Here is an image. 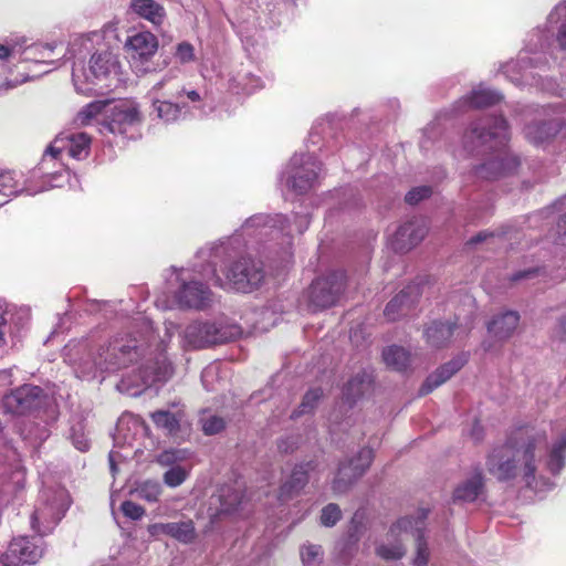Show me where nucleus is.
I'll return each instance as SVG.
<instances>
[{
    "instance_id": "nucleus-42",
    "label": "nucleus",
    "mask_w": 566,
    "mask_h": 566,
    "mask_svg": "<svg viewBox=\"0 0 566 566\" xmlns=\"http://www.w3.org/2000/svg\"><path fill=\"white\" fill-rule=\"evenodd\" d=\"M219 512L229 514L238 509L242 502V493L231 485H223L218 490Z\"/></svg>"
},
{
    "instance_id": "nucleus-22",
    "label": "nucleus",
    "mask_w": 566,
    "mask_h": 566,
    "mask_svg": "<svg viewBox=\"0 0 566 566\" xmlns=\"http://www.w3.org/2000/svg\"><path fill=\"white\" fill-rule=\"evenodd\" d=\"M41 539L28 536L13 538L6 553L0 557L3 566H21L24 564H35L42 556L43 549L40 545Z\"/></svg>"
},
{
    "instance_id": "nucleus-25",
    "label": "nucleus",
    "mask_w": 566,
    "mask_h": 566,
    "mask_svg": "<svg viewBox=\"0 0 566 566\" xmlns=\"http://www.w3.org/2000/svg\"><path fill=\"white\" fill-rule=\"evenodd\" d=\"M51 143L65 158L83 160L90 155L92 139L86 133H62Z\"/></svg>"
},
{
    "instance_id": "nucleus-20",
    "label": "nucleus",
    "mask_w": 566,
    "mask_h": 566,
    "mask_svg": "<svg viewBox=\"0 0 566 566\" xmlns=\"http://www.w3.org/2000/svg\"><path fill=\"white\" fill-rule=\"evenodd\" d=\"M373 460V450L370 448H363L355 458L350 459L348 462L340 463L332 484L333 491L337 494L347 491L348 488L367 471Z\"/></svg>"
},
{
    "instance_id": "nucleus-8",
    "label": "nucleus",
    "mask_w": 566,
    "mask_h": 566,
    "mask_svg": "<svg viewBox=\"0 0 566 566\" xmlns=\"http://www.w3.org/2000/svg\"><path fill=\"white\" fill-rule=\"evenodd\" d=\"M322 163L315 151L294 154L280 174V184L295 195H304L319 185Z\"/></svg>"
},
{
    "instance_id": "nucleus-40",
    "label": "nucleus",
    "mask_w": 566,
    "mask_h": 566,
    "mask_svg": "<svg viewBox=\"0 0 566 566\" xmlns=\"http://www.w3.org/2000/svg\"><path fill=\"white\" fill-rule=\"evenodd\" d=\"M482 489L483 478L482 474L478 472L454 490L453 497L455 501L473 502L479 497Z\"/></svg>"
},
{
    "instance_id": "nucleus-30",
    "label": "nucleus",
    "mask_w": 566,
    "mask_h": 566,
    "mask_svg": "<svg viewBox=\"0 0 566 566\" xmlns=\"http://www.w3.org/2000/svg\"><path fill=\"white\" fill-rule=\"evenodd\" d=\"M420 296L418 284H410L400 291L390 302L386 305L384 315L388 321H396L400 316L406 315L410 308L416 304Z\"/></svg>"
},
{
    "instance_id": "nucleus-27",
    "label": "nucleus",
    "mask_w": 566,
    "mask_h": 566,
    "mask_svg": "<svg viewBox=\"0 0 566 566\" xmlns=\"http://www.w3.org/2000/svg\"><path fill=\"white\" fill-rule=\"evenodd\" d=\"M469 355L461 353L453 357L448 363L438 367L431 373L419 389L420 396H426L433 391L436 388L449 380L455 373H458L468 361Z\"/></svg>"
},
{
    "instance_id": "nucleus-53",
    "label": "nucleus",
    "mask_w": 566,
    "mask_h": 566,
    "mask_svg": "<svg viewBox=\"0 0 566 566\" xmlns=\"http://www.w3.org/2000/svg\"><path fill=\"white\" fill-rule=\"evenodd\" d=\"M174 57L181 64L193 62L196 60L195 46L187 41L178 43L174 52Z\"/></svg>"
},
{
    "instance_id": "nucleus-36",
    "label": "nucleus",
    "mask_w": 566,
    "mask_h": 566,
    "mask_svg": "<svg viewBox=\"0 0 566 566\" xmlns=\"http://www.w3.org/2000/svg\"><path fill=\"white\" fill-rule=\"evenodd\" d=\"M373 381L371 373L367 369L359 370L344 386L343 396L345 400L353 405L370 387Z\"/></svg>"
},
{
    "instance_id": "nucleus-24",
    "label": "nucleus",
    "mask_w": 566,
    "mask_h": 566,
    "mask_svg": "<svg viewBox=\"0 0 566 566\" xmlns=\"http://www.w3.org/2000/svg\"><path fill=\"white\" fill-rule=\"evenodd\" d=\"M189 457L190 452L187 449H168L157 455L158 464L170 467L163 476L167 486L177 488L187 480L189 472L179 463L186 461Z\"/></svg>"
},
{
    "instance_id": "nucleus-54",
    "label": "nucleus",
    "mask_w": 566,
    "mask_h": 566,
    "mask_svg": "<svg viewBox=\"0 0 566 566\" xmlns=\"http://www.w3.org/2000/svg\"><path fill=\"white\" fill-rule=\"evenodd\" d=\"M342 518V511L335 503H329L323 507L321 513V523L325 527H333Z\"/></svg>"
},
{
    "instance_id": "nucleus-64",
    "label": "nucleus",
    "mask_w": 566,
    "mask_h": 566,
    "mask_svg": "<svg viewBox=\"0 0 566 566\" xmlns=\"http://www.w3.org/2000/svg\"><path fill=\"white\" fill-rule=\"evenodd\" d=\"M217 373V367L214 366H209L207 367L206 369H203L202 374H201V381L203 384V386L210 390L211 388L208 386V378L209 377H212L214 374Z\"/></svg>"
},
{
    "instance_id": "nucleus-18",
    "label": "nucleus",
    "mask_w": 566,
    "mask_h": 566,
    "mask_svg": "<svg viewBox=\"0 0 566 566\" xmlns=\"http://www.w3.org/2000/svg\"><path fill=\"white\" fill-rule=\"evenodd\" d=\"M31 318L29 307H18L0 298V349L7 346L8 338L20 339Z\"/></svg>"
},
{
    "instance_id": "nucleus-11",
    "label": "nucleus",
    "mask_w": 566,
    "mask_h": 566,
    "mask_svg": "<svg viewBox=\"0 0 566 566\" xmlns=\"http://www.w3.org/2000/svg\"><path fill=\"white\" fill-rule=\"evenodd\" d=\"M142 124L139 106L136 102L125 99L105 111L104 117L98 122V133L106 136H122L135 138Z\"/></svg>"
},
{
    "instance_id": "nucleus-1",
    "label": "nucleus",
    "mask_w": 566,
    "mask_h": 566,
    "mask_svg": "<svg viewBox=\"0 0 566 566\" xmlns=\"http://www.w3.org/2000/svg\"><path fill=\"white\" fill-rule=\"evenodd\" d=\"M178 325L165 322V335L159 337L153 322L139 315L127 328L111 337L91 334L72 340L63 349L64 361L82 380L102 382L109 375L132 368V375L116 385L119 392L139 396L146 388L168 381L174 374L172 363L166 355L167 343Z\"/></svg>"
},
{
    "instance_id": "nucleus-43",
    "label": "nucleus",
    "mask_w": 566,
    "mask_h": 566,
    "mask_svg": "<svg viewBox=\"0 0 566 566\" xmlns=\"http://www.w3.org/2000/svg\"><path fill=\"white\" fill-rule=\"evenodd\" d=\"M180 411L157 410L150 413L151 420L157 428L165 430L169 434L178 431L181 421Z\"/></svg>"
},
{
    "instance_id": "nucleus-39",
    "label": "nucleus",
    "mask_w": 566,
    "mask_h": 566,
    "mask_svg": "<svg viewBox=\"0 0 566 566\" xmlns=\"http://www.w3.org/2000/svg\"><path fill=\"white\" fill-rule=\"evenodd\" d=\"M547 23L556 32V41L560 49L566 50V0L558 3L547 17Z\"/></svg>"
},
{
    "instance_id": "nucleus-12",
    "label": "nucleus",
    "mask_w": 566,
    "mask_h": 566,
    "mask_svg": "<svg viewBox=\"0 0 566 566\" xmlns=\"http://www.w3.org/2000/svg\"><path fill=\"white\" fill-rule=\"evenodd\" d=\"M70 506L64 489L43 490L40 503L31 516V527L41 536L49 534L62 520Z\"/></svg>"
},
{
    "instance_id": "nucleus-63",
    "label": "nucleus",
    "mask_w": 566,
    "mask_h": 566,
    "mask_svg": "<svg viewBox=\"0 0 566 566\" xmlns=\"http://www.w3.org/2000/svg\"><path fill=\"white\" fill-rule=\"evenodd\" d=\"M12 384V369L0 370V389L7 388Z\"/></svg>"
},
{
    "instance_id": "nucleus-41",
    "label": "nucleus",
    "mask_w": 566,
    "mask_h": 566,
    "mask_svg": "<svg viewBox=\"0 0 566 566\" xmlns=\"http://www.w3.org/2000/svg\"><path fill=\"white\" fill-rule=\"evenodd\" d=\"M385 364L398 371L406 370L410 365V354L403 347L392 345L382 350Z\"/></svg>"
},
{
    "instance_id": "nucleus-46",
    "label": "nucleus",
    "mask_w": 566,
    "mask_h": 566,
    "mask_svg": "<svg viewBox=\"0 0 566 566\" xmlns=\"http://www.w3.org/2000/svg\"><path fill=\"white\" fill-rule=\"evenodd\" d=\"M322 395H323V391L319 388L310 389L304 395L303 400H302L301 405L298 406V408L291 413L290 418L297 419L298 417H301L303 415L311 413L314 410V408L316 407Z\"/></svg>"
},
{
    "instance_id": "nucleus-4",
    "label": "nucleus",
    "mask_w": 566,
    "mask_h": 566,
    "mask_svg": "<svg viewBox=\"0 0 566 566\" xmlns=\"http://www.w3.org/2000/svg\"><path fill=\"white\" fill-rule=\"evenodd\" d=\"M2 403L8 413L29 416L18 426V431L33 447L40 446L50 437L49 426L59 418L56 402L39 386L25 384L6 395Z\"/></svg>"
},
{
    "instance_id": "nucleus-29",
    "label": "nucleus",
    "mask_w": 566,
    "mask_h": 566,
    "mask_svg": "<svg viewBox=\"0 0 566 566\" xmlns=\"http://www.w3.org/2000/svg\"><path fill=\"white\" fill-rule=\"evenodd\" d=\"M316 468L314 461H307L296 464L290 476L280 488V500L286 501L297 495L308 482L310 472Z\"/></svg>"
},
{
    "instance_id": "nucleus-3",
    "label": "nucleus",
    "mask_w": 566,
    "mask_h": 566,
    "mask_svg": "<svg viewBox=\"0 0 566 566\" xmlns=\"http://www.w3.org/2000/svg\"><path fill=\"white\" fill-rule=\"evenodd\" d=\"M566 467V432L549 444L546 433L533 427H523L507 438L502 461L497 463V481H520L534 492H546L555 488L552 478Z\"/></svg>"
},
{
    "instance_id": "nucleus-15",
    "label": "nucleus",
    "mask_w": 566,
    "mask_h": 566,
    "mask_svg": "<svg viewBox=\"0 0 566 566\" xmlns=\"http://www.w3.org/2000/svg\"><path fill=\"white\" fill-rule=\"evenodd\" d=\"M346 286V274L340 270L329 271L315 279L307 292L308 306L318 311L334 306L340 300Z\"/></svg>"
},
{
    "instance_id": "nucleus-21",
    "label": "nucleus",
    "mask_w": 566,
    "mask_h": 566,
    "mask_svg": "<svg viewBox=\"0 0 566 566\" xmlns=\"http://www.w3.org/2000/svg\"><path fill=\"white\" fill-rule=\"evenodd\" d=\"M495 120L491 117L472 123L463 136V148L470 155H483L494 149Z\"/></svg>"
},
{
    "instance_id": "nucleus-59",
    "label": "nucleus",
    "mask_w": 566,
    "mask_h": 566,
    "mask_svg": "<svg viewBox=\"0 0 566 566\" xmlns=\"http://www.w3.org/2000/svg\"><path fill=\"white\" fill-rule=\"evenodd\" d=\"M539 272H541L539 268H528L525 270H520L512 274L511 281L517 282V281H522V280L535 279L538 276Z\"/></svg>"
},
{
    "instance_id": "nucleus-7",
    "label": "nucleus",
    "mask_w": 566,
    "mask_h": 566,
    "mask_svg": "<svg viewBox=\"0 0 566 566\" xmlns=\"http://www.w3.org/2000/svg\"><path fill=\"white\" fill-rule=\"evenodd\" d=\"M72 80L75 90L85 95H104L125 83L118 56L108 49L96 50L87 64L74 61Z\"/></svg>"
},
{
    "instance_id": "nucleus-49",
    "label": "nucleus",
    "mask_w": 566,
    "mask_h": 566,
    "mask_svg": "<svg viewBox=\"0 0 566 566\" xmlns=\"http://www.w3.org/2000/svg\"><path fill=\"white\" fill-rule=\"evenodd\" d=\"M201 429L207 436H213L222 431L226 427L223 418L211 415L202 413L200 417Z\"/></svg>"
},
{
    "instance_id": "nucleus-19",
    "label": "nucleus",
    "mask_w": 566,
    "mask_h": 566,
    "mask_svg": "<svg viewBox=\"0 0 566 566\" xmlns=\"http://www.w3.org/2000/svg\"><path fill=\"white\" fill-rule=\"evenodd\" d=\"M427 509H419L416 516H406L397 521L390 530L389 535L398 536L400 533H412L417 541V555L415 557V566H426L429 558L428 545L424 539V522L428 517Z\"/></svg>"
},
{
    "instance_id": "nucleus-32",
    "label": "nucleus",
    "mask_w": 566,
    "mask_h": 566,
    "mask_svg": "<svg viewBox=\"0 0 566 566\" xmlns=\"http://www.w3.org/2000/svg\"><path fill=\"white\" fill-rule=\"evenodd\" d=\"M148 532L153 536L160 534L168 535L181 543H191L196 537L195 525L192 521L155 523L148 527Z\"/></svg>"
},
{
    "instance_id": "nucleus-9",
    "label": "nucleus",
    "mask_w": 566,
    "mask_h": 566,
    "mask_svg": "<svg viewBox=\"0 0 566 566\" xmlns=\"http://www.w3.org/2000/svg\"><path fill=\"white\" fill-rule=\"evenodd\" d=\"M242 329L239 325L224 318L217 321H196L190 323L182 333V347L198 349L208 345L226 343L239 337Z\"/></svg>"
},
{
    "instance_id": "nucleus-14",
    "label": "nucleus",
    "mask_w": 566,
    "mask_h": 566,
    "mask_svg": "<svg viewBox=\"0 0 566 566\" xmlns=\"http://www.w3.org/2000/svg\"><path fill=\"white\" fill-rule=\"evenodd\" d=\"M203 76H216L221 85L234 94H252L263 86L262 80L242 63L219 60L212 65V74L203 66Z\"/></svg>"
},
{
    "instance_id": "nucleus-45",
    "label": "nucleus",
    "mask_w": 566,
    "mask_h": 566,
    "mask_svg": "<svg viewBox=\"0 0 566 566\" xmlns=\"http://www.w3.org/2000/svg\"><path fill=\"white\" fill-rule=\"evenodd\" d=\"M520 322V315L515 311L497 313V339L511 336Z\"/></svg>"
},
{
    "instance_id": "nucleus-17",
    "label": "nucleus",
    "mask_w": 566,
    "mask_h": 566,
    "mask_svg": "<svg viewBox=\"0 0 566 566\" xmlns=\"http://www.w3.org/2000/svg\"><path fill=\"white\" fill-rule=\"evenodd\" d=\"M158 45L157 36L149 31H140L127 36L124 48L130 66L137 73L150 72V61L157 53Z\"/></svg>"
},
{
    "instance_id": "nucleus-23",
    "label": "nucleus",
    "mask_w": 566,
    "mask_h": 566,
    "mask_svg": "<svg viewBox=\"0 0 566 566\" xmlns=\"http://www.w3.org/2000/svg\"><path fill=\"white\" fill-rule=\"evenodd\" d=\"M428 232L422 218H413L402 223L396 232L388 238L389 247L398 253H405L419 244Z\"/></svg>"
},
{
    "instance_id": "nucleus-31",
    "label": "nucleus",
    "mask_w": 566,
    "mask_h": 566,
    "mask_svg": "<svg viewBox=\"0 0 566 566\" xmlns=\"http://www.w3.org/2000/svg\"><path fill=\"white\" fill-rule=\"evenodd\" d=\"M564 125L563 117H553L552 119L534 120L525 125V137L536 146L543 145L555 137Z\"/></svg>"
},
{
    "instance_id": "nucleus-38",
    "label": "nucleus",
    "mask_w": 566,
    "mask_h": 566,
    "mask_svg": "<svg viewBox=\"0 0 566 566\" xmlns=\"http://www.w3.org/2000/svg\"><path fill=\"white\" fill-rule=\"evenodd\" d=\"M495 102V93L482 85L472 90V92L455 103V108H485Z\"/></svg>"
},
{
    "instance_id": "nucleus-61",
    "label": "nucleus",
    "mask_w": 566,
    "mask_h": 566,
    "mask_svg": "<svg viewBox=\"0 0 566 566\" xmlns=\"http://www.w3.org/2000/svg\"><path fill=\"white\" fill-rule=\"evenodd\" d=\"M493 233L489 231H481L478 234L473 235L468 242L467 245H478L482 242H485L488 239H492Z\"/></svg>"
},
{
    "instance_id": "nucleus-57",
    "label": "nucleus",
    "mask_w": 566,
    "mask_h": 566,
    "mask_svg": "<svg viewBox=\"0 0 566 566\" xmlns=\"http://www.w3.org/2000/svg\"><path fill=\"white\" fill-rule=\"evenodd\" d=\"M331 129L329 122L322 119L317 122L311 129L308 142L312 145H317L324 139V134Z\"/></svg>"
},
{
    "instance_id": "nucleus-13",
    "label": "nucleus",
    "mask_w": 566,
    "mask_h": 566,
    "mask_svg": "<svg viewBox=\"0 0 566 566\" xmlns=\"http://www.w3.org/2000/svg\"><path fill=\"white\" fill-rule=\"evenodd\" d=\"M53 50L54 46L52 44L34 43L24 48L19 44H14L10 48L0 44V88L14 85L6 75L7 71H9V65L24 62L34 65H53L54 61L50 60Z\"/></svg>"
},
{
    "instance_id": "nucleus-26",
    "label": "nucleus",
    "mask_w": 566,
    "mask_h": 566,
    "mask_svg": "<svg viewBox=\"0 0 566 566\" xmlns=\"http://www.w3.org/2000/svg\"><path fill=\"white\" fill-rule=\"evenodd\" d=\"M468 335V328H463L458 322L433 321L423 331L427 345L440 349L448 346L452 337L463 338Z\"/></svg>"
},
{
    "instance_id": "nucleus-10",
    "label": "nucleus",
    "mask_w": 566,
    "mask_h": 566,
    "mask_svg": "<svg viewBox=\"0 0 566 566\" xmlns=\"http://www.w3.org/2000/svg\"><path fill=\"white\" fill-rule=\"evenodd\" d=\"M29 172L34 184L28 188L30 193H41L62 187L70 179V168L65 157L52 149V143L46 147L38 166Z\"/></svg>"
},
{
    "instance_id": "nucleus-58",
    "label": "nucleus",
    "mask_w": 566,
    "mask_h": 566,
    "mask_svg": "<svg viewBox=\"0 0 566 566\" xmlns=\"http://www.w3.org/2000/svg\"><path fill=\"white\" fill-rule=\"evenodd\" d=\"M120 509L125 516L135 521L140 520L145 514V510L132 501L123 502Z\"/></svg>"
},
{
    "instance_id": "nucleus-34",
    "label": "nucleus",
    "mask_w": 566,
    "mask_h": 566,
    "mask_svg": "<svg viewBox=\"0 0 566 566\" xmlns=\"http://www.w3.org/2000/svg\"><path fill=\"white\" fill-rule=\"evenodd\" d=\"M129 9L139 19L156 28L161 27L167 17L164 6L156 0H132Z\"/></svg>"
},
{
    "instance_id": "nucleus-35",
    "label": "nucleus",
    "mask_w": 566,
    "mask_h": 566,
    "mask_svg": "<svg viewBox=\"0 0 566 566\" xmlns=\"http://www.w3.org/2000/svg\"><path fill=\"white\" fill-rule=\"evenodd\" d=\"M509 124L506 119L497 113V139L503 134L506 137ZM520 166V159L509 149L497 147V180L501 176L513 175Z\"/></svg>"
},
{
    "instance_id": "nucleus-56",
    "label": "nucleus",
    "mask_w": 566,
    "mask_h": 566,
    "mask_svg": "<svg viewBox=\"0 0 566 566\" xmlns=\"http://www.w3.org/2000/svg\"><path fill=\"white\" fill-rule=\"evenodd\" d=\"M24 471L21 468L15 469L11 475V482H6L2 486V493H9L11 491H18L23 489L24 484Z\"/></svg>"
},
{
    "instance_id": "nucleus-47",
    "label": "nucleus",
    "mask_w": 566,
    "mask_h": 566,
    "mask_svg": "<svg viewBox=\"0 0 566 566\" xmlns=\"http://www.w3.org/2000/svg\"><path fill=\"white\" fill-rule=\"evenodd\" d=\"M163 492V488L158 481L147 480L142 482L137 489L136 493L138 497L150 502L156 503L158 502L160 495Z\"/></svg>"
},
{
    "instance_id": "nucleus-5",
    "label": "nucleus",
    "mask_w": 566,
    "mask_h": 566,
    "mask_svg": "<svg viewBox=\"0 0 566 566\" xmlns=\"http://www.w3.org/2000/svg\"><path fill=\"white\" fill-rule=\"evenodd\" d=\"M553 29L545 23V27H537L526 34L524 46L515 61L501 66L503 73L512 83L517 86L536 85L542 91L556 94L557 84L552 78H544L533 70H544L548 65L547 51L552 44Z\"/></svg>"
},
{
    "instance_id": "nucleus-28",
    "label": "nucleus",
    "mask_w": 566,
    "mask_h": 566,
    "mask_svg": "<svg viewBox=\"0 0 566 566\" xmlns=\"http://www.w3.org/2000/svg\"><path fill=\"white\" fill-rule=\"evenodd\" d=\"M30 186H34L30 172L24 176L14 170H0V200L19 195L35 196L28 191Z\"/></svg>"
},
{
    "instance_id": "nucleus-6",
    "label": "nucleus",
    "mask_w": 566,
    "mask_h": 566,
    "mask_svg": "<svg viewBox=\"0 0 566 566\" xmlns=\"http://www.w3.org/2000/svg\"><path fill=\"white\" fill-rule=\"evenodd\" d=\"M212 266L207 260H195L189 266H171L166 274V282L172 294V302L185 310L205 311L213 304V293L207 282L214 283V276L203 275V271Z\"/></svg>"
},
{
    "instance_id": "nucleus-52",
    "label": "nucleus",
    "mask_w": 566,
    "mask_h": 566,
    "mask_svg": "<svg viewBox=\"0 0 566 566\" xmlns=\"http://www.w3.org/2000/svg\"><path fill=\"white\" fill-rule=\"evenodd\" d=\"M376 553L386 560L400 559L405 555V548L400 542L392 544H381L377 546Z\"/></svg>"
},
{
    "instance_id": "nucleus-33",
    "label": "nucleus",
    "mask_w": 566,
    "mask_h": 566,
    "mask_svg": "<svg viewBox=\"0 0 566 566\" xmlns=\"http://www.w3.org/2000/svg\"><path fill=\"white\" fill-rule=\"evenodd\" d=\"M140 423V419L138 417H135L133 415L129 416H123L116 428V434L114 436V450H112L108 454V461H109V468L112 473L114 474L116 472V462L118 460L128 459L132 453H120L117 448H120L122 444L127 443L128 446H132V441L128 440L127 436L125 434L126 426L127 429H129V424H133L134 427L138 426Z\"/></svg>"
},
{
    "instance_id": "nucleus-16",
    "label": "nucleus",
    "mask_w": 566,
    "mask_h": 566,
    "mask_svg": "<svg viewBox=\"0 0 566 566\" xmlns=\"http://www.w3.org/2000/svg\"><path fill=\"white\" fill-rule=\"evenodd\" d=\"M172 78L170 73L166 74L160 81L153 85L150 91L153 95L150 114L166 124L185 119L190 114V108L187 103L161 98L166 95L169 96Z\"/></svg>"
},
{
    "instance_id": "nucleus-37",
    "label": "nucleus",
    "mask_w": 566,
    "mask_h": 566,
    "mask_svg": "<svg viewBox=\"0 0 566 566\" xmlns=\"http://www.w3.org/2000/svg\"><path fill=\"white\" fill-rule=\"evenodd\" d=\"M169 96L178 102L187 103L190 108L189 116L193 115L195 111H198L200 114L205 113L203 106L207 97L206 91L186 86L177 87L175 91H172V85L170 84Z\"/></svg>"
},
{
    "instance_id": "nucleus-51",
    "label": "nucleus",
    "mask_w": 566,
    "mask_h": 566,
    "mask_svg": "<svg viewBox=\"0 0 566 566\" xmlns=\"http://www.w3.org/2000/svg\"><path fill=\"white\" fill-rule=\"evenodd\" d=\"M70 439L73 446L81 452H85L90 449V440L84 431L82 422H77L71 427Z\"/></svg>"
},
{
    "instance_id": "nucleus-55",
    "label": "nucleus",
    "mask_w": 566,
    "mask_h": 566,
    "mask_svg": "<svg viewBox=\"0 0 566 566\" xmlns=\"http://www.w3.org/2000/svg\"><path fill=\"white\" fill-rule=\"evenodd\" d=\"M432 189L429 186H418L412 188L405 196V201L411 206L419 203L421 200L430 197Z\"/></svg>"
},
{
    "instance_id": "nucleus-48",
    "label": "nucleus",
    "mask_w": 566,
    "mask_h": 566,
    "mask_svg": "<svg viewBox=\"0 0 566 566\" xmlns=\"http://www.w3.org/2000/svg\"><path fill=\"white\" fill-rule=\"evenodd\" d=\"M554 211L560 212L557 221V232L559 235H566V195L557 199L552 206L541 210L538 216H547Z\"/></svg>"
},
{
    "instance_id": "nucleus-60",
    "label": "nucleus",
    "mask_w": 566,
    "mask_h": 566,
    "mask_svg": "<svg viewBox=\"0 0 566 566\" xmlns=\"http://www.w3.org/2000/svg\"><path fill=\"white\" fill-rule=\"evenodd\" d=\"M296 447V440L293 437L282 439L277 444L279 450L283 453L293 452Z\"/></svg>"
},
{
    "instance_id": "nucleus-62",
    "label": "nucleus",
    "mask_w": 566,
    "mask_h": 566,
    "mask_svg": "<svg viewBox=\"0 0 566 566\" xmlns=\"http://www.w3.org/2000/svg\"><path fill=\"white\" fill-rule=\"evenodd\" d=\"M555 334L560 340H566V313L558 318Z\"/></svg>"
},
{
    "instance_id": "nucleus-50",
    "label": "nucleus",
    "mask_w": 566,
    "mask_h": 566,
    "mask_svg": "<svg viewBox=\"0 0 566 566\" xmlns=\"http://www.w3.org/2000/svg\"><path fill=\"white\" fill-rule=\"evenodd\" d=\"M304 566H321L323 562V548L319 545L308 544L301 551Z\"/></svg>"
},
{
    "instance_id": "nucleus-44",
    "label": "nucleus",
    "mask_w": 566,
    "mask_h": 566,
    "mask_svg": "<svg viewBox=\"0 0 566 566\" xmlns=\"http://www.w3.org/2000/svg\"><path fill=\"white\" fill-rule=\"evenodd\" d=\"M107 102L94 101L83 106L74 117V124L83 127L91 125L98 115L105 114Z\"/></svg>"
},
{
    "instance_id": "nucleus-2",
    "label": "nucleus",
    "mask_w": 566,
    "mask_h": 566,
    "mask_svg": "<svg viewBox=\"0 0 566 566\" xmlns=\"http://www.w3.org/2000/svg\"><path fill=\"white\" fill-rule=\"evenodd\" d=\"M310 222L307 212L293 213V221L282 213L253 214L232 235L198 250L197 258L212 265L202 273L214 276V285L223 290L250 293L261 285L265 274L262 262L250 256L248 250L274 241L269 249L282 261H289L293 233H304Z\"/></svg>"
}]
</instances>
